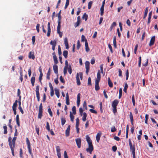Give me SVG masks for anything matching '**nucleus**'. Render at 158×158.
Listing matches in <instances>:
<instances>
[{
    "instance_id": "1",
    "label": "nucleus",
    "mask_w": 158,
    "mask_h": 158,
    "mask_svg": "<svg viewBox=\"0 0 158 158\" xmlns=\"http://www.w3.org/2000/svg\"><path fill=\"white\" fill-rule=\"evenodd\" d=\"M86 139L89 145V147L86 149V151L87 152H89V153L91 154L92 152L94 150L92 140L88 135H87L86 136Z\"/></svg>"
},
{
    "instance_id": "2",
    "label": "nucleus",
    "mask_w": 158,
    "mask_h": 158,
    "mask_svg": "<svg viewBox=\"0 0 158 158\" xmlns=\"http://www.w3.org/2000/svg\"><path fill=\"white\" fill-rule=\"evenodd\" d=\"M118 103V101L117 100H115L112 103V106L114 113L115 114L117 112V106Z\"/></svg>"
},
{
    "instance_id": "3",
    "label": "nucleus",
    "mask_w": 158,
    "mask_h": 158,
    "mask_svg": "<svg viewBox=\"0 0 158 158\" xmlns=\"http://www.w3.org/2000/svg\"><path fill=\"white\" fill-rule=\"evenodd\" d=\"M11 138L10 137H9L8 138V142H9V145L10 147V148L11 149V152L13 156H14V148L15 147L12 146V142H11Z\"/></svg>"
},
{
    "instance_id": "4",
    "label": "nucleus",
    "mask_w": 158,
    "mask_h": 158,
    "mask_svg": "<svg viewBox=\"0 0 158 158\" xmlns=\"http://www.w3.org/2000/svg\"><path fill=\"white\" fill-rule=\"evenodd\" d=\"M75 140L76 142L78 148H80L81 147V139L80 138L76 139Z\"/></svg>"
},
{
    "instance_id": "5",
    "label": "nucleus",
    "mask_w": 158,
    "mask_h": 158,
    "mask_svg": "<svg viewBox=\"0 0 158 158\" xmlns=\"http://www.w3.org/2000/svg\"><path fill=\"white\" fill-rule=\"evenodd\" d=\"M155 40V37L154 36H153L151 38V39L150 40V43L149 44V46H151L153 45L154 43Z\"/></svg>"
},
{
    "instance_id": "6",
    "label": "nucleus",
    "mask_w": 158,
    "mask_h": 158,
    "mask_svg": "<svg viewBox=\"0 0 158 158\" xmlns=\"http://www.w3.org/2000/svg\"><path fill=\"white\" fill-rule=\"evenodd\" d=\"M80 96L81 94L80 93H79L77 95V105L78 106H79L80 105Z\"/></svg>"
},
{
    "instance_id": "7",
    "label": "nucleus",
    "mask_w": 158,
    "mask_h": 158,
    "mask_svg": "<svg viewBox=\"0 0 158 158\" xmlns=\"http://www.w3.org/2000/svg\"><path fill=\"white\" fill-rule=\"evenodd\" d=\"M28 57L29 59H32L34 60L35 58V56L34 55V52H30L29 53Z\"/></svg>"
},
{
    "instance_id": "8",
    "label": "nucleus",
    "mask_w": 158,
    "mask_h": 158,
    "mask_svg": "<svg viewBox=\"0 0 158 158\" xmlns=\"http://www.w3.org/2000/svg\"><path fill=\"white\" fill-rule=\"evenodd\" d=\"M102 135V133L101 132L98 133L96 136V139L97 142L98 143L99 141L100 138Z\"/></svg>"
},
{
    "instance_id": "9",
    "label": "nucleus",
    "mask_w": 158,
    "mask_h": 158,
    "mask_svg": "<svg viewBox=\"0 0 158 158\" xmlns=\"http://www.w3.org/2000/svg\"><path fill=\"white\" fill-rule=\"evenodd\" d=\"M101 79V74L100 71L99 70L97 74V79H96L95 81H98L99 82Z\"/></svg>"
},
{
    "instance_id": "10",
    "label": "nucleus",
    "mask_w": 158,
    "mask_h": 158,
    "mask_svg": "<svg viewBox=\"0 0 158 158\" xmlns=\"http://www.w3.org/2000/svg\"><path fill=\"white\" fill-rule=\"evenodd\" d=\"M70 126L69 125L67 127V129L66 130V131H65L66 135L67 136H68L69 135V131H70Z\"/></svg>"
},
{
    "instance_id": "11",
    "label": "nucleus",
    "mask_w": 158,
    "mask_h": 158,
    "mask_svg": "<svg viewBox=\"0 0 158 158\" xmlns=\"http://www.w3.org/2000/svg\"><path fill=\"white\" fill-rule=\"evenodd\" d=\"M85 51L87 52H88L89 51V49L88 46V44L87 40H85Z\"/></svg>"
},
{
    "instance_id": "12",
    "label": "nucleus",
    "mask_w": 158,
    "mask_h": 158,
    "mask_svg": "<svg viewBox=\"0 0 158 158\" xmlns=\"http://www.w3.org/2000/svg\"><path fill=\"white\" fill-rule=\"evenodd\" d=\"M53 69L54 73L56 74H58V66L54 64L53 66Z\"/></svg>"
},
{
    "instance_id": "13",
    "label": "nucleus",
    "mask_w": 158,
    "mask_h": 158,
    "mask_svg": "<svg viewBox=\"0 0 158 158\" xmlns=\"http://www.w3.org/2000/svg\"><path fill=\"white\" fill-rule=\"evenodd\" d=\"M99 82H98V81H95V89L96 91L100 89L99 86Z\"/></svg>"
},
{
    "instance_id": "14",
    "label": "nucleus",
    "mask_w": 158,
    "mask_h": 158,
    "mask_svg": "<svg viewBox=\"0 0 158 158\" xmlns=\"http://www.w3.org/2000/svg\"><path fill=\"white\" fill-rule=\"evenodd\" d=\"M64 43L65 45L66 48L67 49L69 48V45L68 42V40L67 38H65L64 39Z\"/></svg>"
},
{
    "instance_id": "15",
    "label": "nucleus",
    "mask_w": 158,
    "mask_h": 158,
    "mask_svg": "<svg viewBox=\"0 0 158 158\" xmlns=\"http://www.w3.org/2000/svg\"><path fill=\"white\" fill-rule=\"evenodd\" d=\"M55 94L56 95L58 98H59L60 97V92L59 90L57 88L55 89Z\"/></svg>"
},
{
    "instance_id": "16",
    "label": "nucleus",
    "mask_w": 158,
    "mask_h": 158,
    "mask_svg": "<svg viewBox=\"0 0 158 158\" xmlns=\"http://www.w3.org/2000/svg\"><path fill=\"white\" fill-rule=\"evenodd\" d=\"M76 80L77 84L78 85H80L81 84V82L80 81L79 78V74L78 73H77L76 76Z\"/></svg>"
},
{
    "instance_id": "17",
    "label": "nucleus",
    "mask_w": 158,
    "mask_h": 158,
    "mask_svg": "<svg viewBox=\"0 0 158 158\" xmlns=\"http://www.w3.org/2000/svg\"><path fill=\"white\" fill-rule=\"evenodd\" d=\"M53 60L54 61V62L56 64L58 63V60H57V58L56 57V55H53Z\"/></svg>"
},
{
    "instance_id": "18",
    "label": "nucleus",
    "mask_w": 158,
    "mask_h": 158,
    "mask_svg": "<svg viewBox=\"0 0 158 158\" xmlns=\"http://www.w3.org/2000/svg\"><path fill=\"white\" fill-rule=\"evenodd\" d=\"M83 116L82 117V120L84 122V121H85L86 120V117L87 116V114L86 113L84 112L83 113Z\"/></svg>"
},
{
    "instance_id": "19",
    "label": "nucleus",
    "mask_w": 158,
    "mask_h": 158,
    "mask_svg": "<svg viewBox=\"0 0 158 158\" xmlns=\"http://www.w3.org/2000/svg\"><path fill=\"white\" fill-rule=\"evenodd\" d=\"M35 81V77H32L31 79V83L32 84V86H34V83Z\"/></svg>"
},
{
    "instance_id": "20",
    "label": "nucleus",
    "mask_w": 158,
    "mask_h": 158,
    "mask_svg": "<svg viewBox=\"0 0 158 158\" xmlns=\"http://www.w3.org/2000/svg\"><path fill=\"white\" fill-rule=\"evenodd\" d=\"M70 120L72 122H73L74 121V116H73V115L72 114V112H70Z\"/></svg>"
},
{
    "instance_id": "21",
    "label": "nucleus",
    "mask_w": 158,
    "mask_h": 158,
    "mask_svg": "<svg viewBox=\"0 0 158 158\" xmlns=\"http://www.w3.org/2000/svg\"><path fill=\"white\" fill-rule=\"evenodd\" d=\"M16 138H17L16 137H14L12 139V146L15 147V140L16 139Z\"/></svg>"
},
{
    "instance_id": "22",
    "label": "nucleus",
    "mask_w": 158,
    "mask_h": 158,
    "mask_svg": "<svg viewBox=\"0 0 158 158\" xmlns=\"http://www.w3.org/2000/svg\"><path fill=\"white\" fill-rule=\"evenodd\" d=\"M17 103L18 101L17 100H16L13 104L12 106V109H16V107L17 106Z\"/></svg>"
},
{
    "instance_id": "23",
    "label": "nucleus",
    "mask_w": 158,
    "mask_h": 158,
    "mask_svg": "<svg viewBox=\"0 0 158 158\" xmlns=\"http://www.w3.org/2000/svg\"><path fill=\"white\" fill-rule=\"evenodd\" d=\"M50 44L52 46H56V42L55 40H51L50 42Z\"/></svg>"
},
{
    "instance_id": "24",
    "label": "nucleus",
    "mask_w": 158,
    "mask_h": 158,
    "mask_svg": "<svg viewBox=\"0 0 158 158\" xmlns=\"http://www.w3.org/2000/svg\"><path fill=\"white\" fill-rule=\"evenodd\" d=\"M56 152H57V154H61L60 153V147L59 146H56Z\"/></svg>"
},
{
    "instance_id": "25",
    "label": "nucleus",
    "mask_w": 158,
    "mask_h": 158,
    "mask_svg": "<svg viewBox=\"0 0 158 158\" xmlns=\"http://www.w3.org/2000/svg\"><path fill=\"white\" fill-rule=\"evenodd\" d=\"M61 124L62 125H63L66 122L65 118H64L62 117L61 118Z\"/></svg>"
},
{
    "instance_id": "26",
    "label": "nucleus",
    "mask_w": 158,
    "mask_h": 158,
    "mask_svg": "<svg viewBox=\"0 0 158 158\" xmlns=\"http://www.w3.org/2000/svg\"><path fill=\"white\" fill-rule=\"evenodd\" d=\"M68 52L67 51H64L63 52V55L64 56V57L66 58L68 57Z\"/></svg>"
},
{
    "instance_id": "27",
    "label": "nucleus",
    "mask_w": 158,
    "mask_h": 158,
    "mask_svg": "<svg viewBox=\"0 0 158 158\" xmlns=\"http://www.w3.org/2000/svg\"><path fill=\"white\" fill-rule=\"evenodd\" d=\"M113 45L115 48H116L117 47L116 45V37L115 36L114 37V39H113Z\"/></svg>"
},
{
    "instance_id": "28",
    "label": "nucleus",
    "mask_w": 158,
    "mask_h": 158,
    "mask_svg": "<svg viewBox=\"0 0 158 158\" xmlns=\"http://www.w3.org/2000/svg\"><path fill=\"white\" fill-rule=\"evenodd\" d=\"M27 148L28 149L29 153L31 155L32 157L33 158V154H32V152H31V147H28Z\"/></svg>"
},
{
    "instance_id": "29",
    "label": "nucleus",
    "mask_w": 158,
    "mask_h": 158,
    "mask_svg": "<svg viewBox=\"0 0 158 158\" xmlns=\"http://www.w3.org/2000/svg\"><path fill=\"white\" fill-rule=\"evenodd\" d=\"M82 18L83 19H85V20L86 21L87 20L88 15L86 14V13H85L83 15Z\"/></svg>"
},
{
    "instance_id": "30",
    "label": "nucleus",
    "mask_w": 158,
    "mask_h": 158,
    "mask_svg": "<svg viewBox=\"0 0 158 158\" xmlns=\"http://www.w3.org/2000/svg\"><path fill=\"white\" fill-rule=\"evenodd\" d=\"M89 61H86L85 63V69L89 68Z\"/></svg>"
},
{
    "instance_id": "31",
    "label": "nucleus",
    "mask_w": 158,
    "mask_h": 158,
    "mask_svg": "<svg viewBox=\"0 0 158 158\" xmlns=\"http://www.w3.org/2000/svg\"><path fill=\"white\" fill-rule=\"evenodd\" d=\"M51 33L50 27H48V32L47 33V36L49 37L50 36Z\"/></svg>"
},
{
    "instance_id": "32",
    "label": "nucleus",
    "mask_w": 158,
    "mask_h": 158,
    "mask_svg": "<svg viewBox=\"0 0 158 158\" xmlns=\"http://www.w3.org/2000/svg\"><path fill=\"white\" fill-rule=\"evenodd\" d=\"M39 113L38 115V118H41L42 116V113L43 111H39Z\"/></svg>"
},
{
    "instance_id": "33",
    "label": "nucleus",
    "mask_w": 158,
    "mask_h": 158,
    "mask_svg": "<svg viewBox=\"0 0 158 158\" xmlns=\"http://www.w3.org/2000/svg\"><path fill=\"white\" fill-rule=\"evenodd\" d=\"M128 88V85L127 83H126L125 84V86L124 88L123 89V91L126 93L127 92V90Z\"/></svg>"
},
{
    "instance_id": "34",
    "label": "nucleus",
    "mask_w": 158,
    "mask_h": 158,
    "mask_svg": "<svg viewBox=\"0 0 158 158\" xmlns=\"http://www.w3.org/2000/svg\"><path fill=\"white\" fill-rule=\"evenodd\" d=\"M104 6H101L100 8V15L102 16L104 13Z\"/></svg>"
},
{
    "instance_id": "35",
    "label": "nucleus",
    "mask_w": 158,
    "mask_h": 158,
    "mask_svg": "<svg viewBox=\"0 0 158 158\" xmlns=\"http://www.w3.org/2000/svg\"><path fill=\"white\" fill-rule=\"evenodd\" d=\"M50 69H49L48 71L47 74V78L48 79H50Z\"/></svg>"
},
{
    "instance_id": "36",
    "label": "nucleus",
    "mask_w": 158,
    "mask_h": 158,
    "mask_svg": "<svg viewBox=\"0 0 158 158\" xmlns=\"http://www.w3.org/2000/svg\"><path fill=\"white\" fill-rule=\"evenodd\" d=\"M26 143L27 145V148L31 147L30 143L28 138H26Z\"/></svg>"
},
{
    "instance_id": "37",
    "label": "nucleus",
    "mask_w": 158,
    "mask_h": 158,
    "mask_svg": "<svg viewBox=\"0 0 158 158\" xmlns=\"http://www.w3.org/2000/svg\"><path fill=\"white\" fill-rule=\"evenodd\" d=\"M48 113H49L50 116L52 117L53 116L52 113L51 111V109L50 107H49L48 109Z\"/></svg>"
},
{
    "instance_id": "38",
    "label": "nucleus",
    "mask_w": 158,
    "mask_h": 158,
    "mask_svg": "<svg viewBox=\"0 0 158 158\" xmlns=\"http://www.w3.org/2000/svg\"><path fill=\"white\" fill-rule=\"evenodd\" d=\"M122 95V90L121 88H120L119 90V96L118 98L120 99Z\"/></svg>"
},
{
    "instance_id": "39",
    "label": "nucleus",
    "mask_w": 158,
    "mask_h": 158,
    "mask_svg": "<svg viewBox=\"0 0 158 158\" xmlns=\"http://www.w3.org/2000/svg\"><path fill=\"white\" fill-rule=\"evenodd\" d=\"M69 73L71 74L72 73V68L71 65H69V67L67 68Z\"/></svg>"
},
{
    "instance_id": "40",
    "label": "nucleus",
    "mask_w": 158,
    "mask_h": 158,
    "mask_svg": "<svg viewBox=\"0 0 158 158\" xmlns=\"http://www.w3.org/2000/svg\"><path fill=\"white\" fill-rule=\"evenodd\" d=\"M60 23H61L60 22H58V24L57 27V31H60Z\"/></svg>"
},
{
    "instance_id": "41",
    "label": "nucleus",
    "mask_w": 158,
    "mask_h": 158,
    "mask_svg": "<svg viewBox=\"0 0 158 158\" xmlns=\"http://www.w3.org/2000/svg\"><path fill=\"white\" fill-rule=\"evenodd\" d=\"M130 150L131 152L135 151V147L134 145L130 147Z\"/></svg>"
},
{
    "instance_id": "42",
    "label": "nucleus",
    "mask_w": 158,
    "mask_h": 158,
    "mask_svg": "<svg viewBox=\"0 0 158 158\" xmlns=\"http://www.w3.org/2000/svg\"><path fill=\"white\" fill-rule=\"evenodd\" d=\"M92 3L93 2L92 1H90L89 2L88 4V8L89 9L91 8Z\"/></svg>"
},
{
    "instance_id": "43",
    "label": "nucleus",
    "mask_w": 158,
    "mask_h": 158,
    "mask_svg": "<svg viewBox=\"0 0 158 158\" xmlns=\"http://www.w3.org/2000/svg\"><path fill=\"white\" fill-rule=\"evenodd\" d=\"M72 110L73 111V113L74 114H76V107L75 106H73L72 108Z\"/></svg>"
},
{
    "instance_id": "44",
    "label": "nucleus",
    "mask_w": 158,
    "mask_h": 158,
    "mask_svg": "<svg viewBox=\"0 0 158 158\" xmlns=\"http://www.w3.org/2000/svg\"><path fill=\"white\" fill-rule=\"evenodd\" d=\"M39 85H37L36 88L35 92L36 94H40L39 92Z\"/></svg>"
},
{
    "instance_id": "45",
    "label": "nucleus",
    "mask_w": 158,
    "mask_h": 158,
    "mask_svg": "<svg viewBox=\"0 0 158 158\" xmlns=\"http://www.w3.org/2000/svg\"><path fill=\"white\" fill-rule=\"evenodd\" d=\"M46 128L48 131H50V126L49 123L48 122H47L46 123Z\"/></svg>"
},
{
    "instance_id": "46",
    "label": "nucleus",
    "mask_w": 158,
    "mask_h": 158,
    "mask_svg": "<svg viewBox=\"0 0 158 158\" xmlns=\"http://www.w3.org/2000/svg\"><path fill=\"white\" fill-rule=\"evenodd\" d=\"M69 0H66V2L65 5V6L64 7L65 9H66L69 6Z\"/></svg>"
},
{
    "instance_id": "47",
    "label": "nucleus",
    "mask_w": 158,
    "mask_h": 158,
    "mask_svg": "<svg viewBox=\"0 0 158 158\" xmlns=\"http://www.w3.org/2000/svg\"><path fill=\"white\" fill-rule=\"evenodd\" d=\"M79 111L80 112V115H81V116H82L83 114V110L82 108H80L79 109Z\"/></svg>"
},
{
    "instance_id": "48",
    "label": "nucleus",
    "mask_w": 158,
    "mask_h": 158,
    "mask_svg": "<svg viewBox=\"0 0 158 158\" xmlns=\"http://www.w3.org/2000/svg\"><path fill=\"white\" fill-rule=\"evenodd\" d=\"M76 127L79 126V120L78 118H77L76 119Z\"/></svg>"
},
{
    "instance_id": "49",
    "label": "nucleus",
    "mask_w": 158,
    "mask_h": 158,
    "mask_svg": "<svg viewBox=\"0 0 158 158\" xmlns=\"http://www.w3.org/2000/svg\"><path fill=\"white\" fill-rule=\"evenodd\" d=\"M3 128L4 129V133L5 134H6L7 133V127L6 126H3Z\"/></svg>"
},
{
    "instance_id": "50",
    "label": "nucleus",
    "mask_w": 158,
    "mask_h": 158,
    "mask_svg": "<svg viewBox=\"0 0 158 158\" xmlns=\"http://www.w3.org/2000/svg\"><path fill=\"white\" fill-rule=\"evenodd\" d=\"M145 123H148V115L147 114H146L145 116Z\"/></svg>"
},
{
    "instance_id": "51",
    "label": "nucleus",
    "mask_w": 158,
    "mask_h": 158,
    "mask_svg": "<svg viewBox=\"0 0 158 158\" xmlns=\"http://www.w3.org/2000/svg\"><path fill=\"white\" fill-rule=\"evenodd\" d=\"M116 129L115 127L114 126H113L111 128V132H114V131H116Z\"/></svg>"
},
{
    "instance_id": "52",
    "label": "nucleus",
    "mask_w": 158,
    "mask_h": 158,
    "mask_svg": "<svg viewBox=\"0 0 158 158\" xmlns=\"http://www.w3.org/2000/svg\"><path fill=\"white\" fill-rule=\"evenodd\" d=\"M89 111L91 112V113H94L95 114H97V111L93 109H89Z\"/></svg>"
},
{
    "instance_id": "53",
    "label": "nucleus",
    "mask_w": 158,
    "mask_h": 158,
    "mask_svg": "<svg viewBox=\"0 0 158 158\" xmlns=\"http://www.w3.org/2000/svg\"><path fill=\"white\" fill-rule=\"evenodd\" d=\"M40 24H38L36 26V29L38 32H39L40 31Z\"/></svg>"
},
{
    "instance_id": "54",
    "label": "nucleus",
    "mask_w": 158,
    "mask_h": 158,
    "mask_svg": "<svg viewBox=\"0 0 158 158\" xmlns=\"http://www.w3.org/2000/svg\"><path fill=\"white\" fill-rule=\"evenodd\" d=\"M39 111H43L42 104L41 103L40 104V105L39 108Z\"/></svg>"
},
{
    "instance_id": "55",
    "label": "nucleus",
    "mask_w": 158,
    "mask_h": 158,
    "mask_svg": "<svg viewBox=\"0 0 158 158\" xmlns=\"http://www.w3.org/2000/svg\"><path fill=\"white\" fill-rule=\"evenodd\" d=\"M126 80H127L128 79V76H129V72H128V70H127L126 72Z\"/></svg>"
},
{
    "instance_id": "56",
    "label": "nucleus",
    "mask_w": 158,
    "mask_h": 158,
    "mask_svg": "<svg viewBox=\"0 0 158 158\" xmlns=\"http://www.w3.org/2000/svg\"><path fill=\"white\" fill-rule=\"evenodd\" d=\"M35 130L37 134L39 135V128L37 126L35 127Z\"/></svg>"
},
{
    "instance_id": "57",
    "label": "nucleus",
    "mask_w": 158,
    "mask_h": 158,
    "mask_svg": "<svg viewBox=\"0 0 158 158\" xmlns=\"http://www.w3.org/2000/svg\"><path fill=\"white\" fill-rule=\"evenodd\" d=\"M130 118L131 121H133V116L131 112L130 113Z\"/></svg>"
},
{
    "instance_id": "58",
    "label": "nucleus",
    "mask_w": 158,
    "mask_h": 158,
    "mask_svg": "<svg viewBox=\"0 0 158 158\" xmlns=\"http://www.w3.org/2000/svg\"><path fill=\"white\" fill-rule=\"evenodd\" d=\"M88 85H91V79L90 77H89L88 79Z\"/></svg>"
},
{
    "instance_id": "59",
    "label": "nucleus",
    "mask_w": 158,
    "mask_h": 158,
    "mask_svg": "<svg viewBox=\"0 0 158 158\" xmlns=\"http://www.w3.org/2000/svg\"><path fill=\"white\" fill-rule=\"evenodd\" d=\"M132 103L133 104V105L134 106L135 105V97L134 95H133L132 97Z\"/></svg>"
},
{
    "instance_id": "60",
    "label": "nucleus",
    "mask_w": 158,
    "mask_h": 158,
    "mask_svg": "<svg viewBox=\"0 0 158 158\" xmlns=\"http://www.w3.org/2000/svg\"><path fill=\"white\" fill-rule=\"evenodd\" d=\"M80 42L79 40H78L77 42V48L78 49L80 47Z\"/></svg>"
},
{
    "instance_id": "61",
    "label": "nucleus",
    "mask_w": 158,
    "mask_h": 158,
    "mask_svg": "<svg viewBox=\"0 0 158 158\" xmlns=\"http://www.w3.org/2000/svg\"><path fill=\"white\" fill-rule=\"evenodd\" d=\"M86 40L85 39V36L83 35H82L81 36V41L82 42H83L85 41Z\"/></svg>"
},
{
    "instance_id": "62",
    "label": "nucleus",
    "mask_w": 158,
    "mask_h": 158,
    "mask_svg": "<svg viewBox=\"0 0 158 158\" xmlns=\"http://www.w3.org/2000/svg\"><path fill=\"white\" fill-rule=\"evenodd\" d=\"M28 73L29 77H30L31 74V68L28 70Z\"/></svg>"
},
{
    "instance_id": "63",
    "label": "nucleus",
    "mask_w": 158,
    "mask_h": 158,
    "mask_svg": "<svg viewBox=\"0 0 158 158\" xmlns=\"http://www.w3.org/2000/svg\"><path fill=\"white\" fill-rule=\"evenodd\" d=\"M80 22L77 21V22L75 23L74 26L75 27H77L79 26Z\"/></svg>"
},
{
    "instance_id": "64",
    "label": "nucleus",
    "mask_w": 158,
    "mask_h": 158,
    "mask_svg": "<svg viewBox=\"0 0 158 158\" xmlns=\"http://www.w3.org/2000/svg\"><path fill=\"white\" fill-rule=\"evenodd\" d=\"M112 149L114 152H115L117 149L116 146H113L112 147Z\"/></svg>"
}]
</instances>
